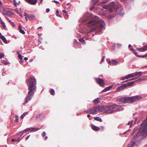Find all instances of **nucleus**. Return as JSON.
<instances>
[{"instance_id": "1", "label": "nucleus", "mask_w": 147, "mask_h": 147, "mask_svg": "<svg viewBox=\"0 0 147 147\" xmlns=\"http://www.w3.org/2000/svg\"><path fill=\"white\" fill-rule=\"evenodd\" d=\"M28 92L25 98V102L27 103L31 99L34 94V91L36 87V81L34 77H30L27 79Z\"/></svg>"}, {"instance_id": "2", "label": "nucleus", "mask_w": 147, "mask_h": 147, "mask_svg": "<svg viewBox=\"0 0 147 147\" xmlns=\"http://www.w3.org/2000/svg\"><path fill=\"white\" fill-rule=\"evenodd\" d=\"M98 18L93 19L91 20L88 22L86 26L88 27H93V28L91 30V31L96 29L98 27H100V28L103 27V25L105 24V22L102 20H100V22H99L97 20Z\"/></svg>"}, {"instance_id": "3", "label": "nucleus", "mask_w": 147, "mask_h": 147, "mask_svg": "<svg viewBox=\"0 0 147 147\" xmlns=\"http://www.w3.org/2000/svg\"><path fill=\"white\" fill-rule=\"evenodd\" d=\"M142 75V73L141 72H138L134 73L133 74H129L127 75L122 77V80H124L126 79H127L129 78L135 77L136 76H138V77H140Z\"/></svg>"}, {"instance_id": "4", "label": "nucleus", "mask_w": 147, "mask_h": 147, "mask_svg": "<svg viewBox=\"0 0 147 147\" xmlns=\"http://www.w3.org/2000/svg\"><path fill=\"white\" fill-rule=\"evenodd\" d=\"M99 107H95L88 109V111L86 112L87 113L95 114L97 113L99 111Z\"/></svg>"}, {"instance_id": "5", "label": "nucleus", "mask_w": 147, "mask_h": 147, "mask_svg": "<svg viewBox=\"0 0 147 147\" xmlns=\"http://www.w3.org/2000/svg\"><path fill=\"white\" fill-rule=\"evenodd\" d=\"M119 107V106H117L116 104H114L106 107L105 109L108 113H111L113 112V109L115 108H118Z\"/></svg>"}, {"instance_id": "6", "label": "nucleus", "mask_w": 147, "mask_h": 147, "mask_svg": "<svg viewBox=\"0 0 147 147\" xmlns=\"http://www.w3.org/2000/svg\"><path fill=\"white\" fill-rule=\"evenodd\" d=\"M121 102L123 103L132 102L131 97H126L122 98L121 100Z\"/></svg>"}, {"instance_id": "7", "label": "nucleus", "mask_w": 147, "mask_h": 147, "mask_svg": "<svg viewBox=\"0 0 147 147\" xmlns=\"http://www.w3.org/2000/svg\"><path fill=\"white\" fill-rule=\"evenodd\" d=\"M97 82L100 85L103 86H104V82L103 80L101 78L95 79Z\"/></svg>"}, {"instance_id": "8", "label": "nucleus", "mask_w": 147, "mask_h": 147, "mask_svg": "<svg viewBox=\"0 0 147 147\" xmlns=\"http://www.w3.org/2000/svg\"><path fill=\"white\" fill-rule=\"evenodd\" d=\"M132 101H135L138 100L141 98V97L140 96H136L131 97Z\"/></svg>"}, {"instance_id": "9", "label": "nucleus", "mask_w": 147, "mask_h": 147, "mask_svg": "<svg viewBox=\"0 0 147 147\" xmlns=\"http://www.w3.org/2000/svg\"><path fill=\"white\" fill-rule=\"evenodd\" d=\"M136 49L141 52H143L147 50V45H146L142 48H137Z\"/></svg>"}, {"instance_id": "10", "label": "nucleus", "mask_w": 147, "mask_h": 147, "mask_svg": "<svg viewBox=\"0 0 147 147\" xmlns=\"http://www.w3.org/2000/svg\"><path fill=\"white\" fill-rule=\"evenodd\" d=\"M142 79L140 78L138 80H137L135 81H132V82H128L127 83L128 84V86H131L133 85V84H134L135 82H136L137 81L138 82H140L142 81Z\"/></svg>"}, {"instance_id": "11", "label": "nucleus", "mask_w": 147, "mask_h": 147, "mask_svg": "<svg viewBox=\"0 0 147 147\" xmlns=\"http://www.w3.org/2000/svg\"><path fill=\"white\" fill-rule=\"evenodd\" d=\"M26 1L32 5L36 4L37 2V0H25Z\"/></svg>"}, {"instance_id": "12", "label": "nucleus", "mask_w": 147, "mask_h": 147, "mask_svg": "<svg viewBox=\"0 0 147 147\" xmlns=\"http://www.w3.org/2000/svg\"><path fill=\"white\" fill-rule=\"evenodd\" d=\"M91 128H92V129L93 130H94L95 131H99L100 129V128H99L98 127L95 126L93 125H91Z\"/></svg>"}, {"instance_id": "13", "label": "nucleus", "mask_w": 147, "mask_h": 147, "mask_svg": "<svg viewBox=\"0 0 147 147\" xmlns=\"http://www.w3.org/2000/svg\"><path fill=\"white\" fill-rule=\"evenodd\" d=\"M109 63L110 64H112L114 65H116L117 64V61L115 60H113L109 61Z\"/></svg>"}, {"instance_id": "14", "label": "nucleus", "mask_w": 147, "mask_h": 147, "mask_svg": "<svg viewBox=\"0 0 147 147\" xmlns=\"http://www.w3.org/2000/svg\"><path fill=\"white\" fill-rule=\"evenodd\" d=\"M19 32L23 34L25 33L24 31L23 30H22L21 26V25H20L19 26Z\"/></svg>"}, {"instance_id": "15", "label": "nucleus", "mask_w": 147, "mask_h": 147, "mask_svg": "<svg viewBox=\"0 0 147 147\" xmlns=\"http://www.w3.org/2000/svg\"><path fill=\"white\" fill-rule=\"evenodd\" d=\"M29 131H36L39 129V128H28Z\"/></svg>"}, {"instance_id": "16", "label": "nucleus", "mask_w": 147, "mask_h": 147, "mask_svg": "<svg viewBox=\"0 0 147 147\" xmlns=\"http://www.w3.org/2000/svg\"><path fill=\"white\" fill-rule=\"evenodd\" d=\"M30 16V15H29L28 14L26 13H25L24 16H25V18L27 21H28V18L29 19V17Z\"/></svg>"}, {"instance_id": "17", "label": "nucleus", "mask_w": 147, "mask_h": 147, "mask_svg": "<svg viewBox=\"0 0 147 147\" xmlns=\"http://www.w3.org/2000/svg\"><path fill=\"white\" fill-rule=\"evenodd\" d=\"M35 19V16L33 15H30L29 17V20H33Z\"/></svg>"}, {"instance_id": "18", "label": "nucleus", "mask_w": 147, "mask_h": 147, "mask_svg": "<svg viewBox=\"0 0 147 147\" xmlns=\"http://www.w3.org/2000/svg\"><path fill=\"white\" fill-rule=\"evenodd\" d=\"M1 39L3 41V42L5 43H7V40L4 37V36H2L1 37H0Z\"/></svg>"}, {"instance_id": "19", "label": "nucleus", "mask_w": 147, "mask_h": 147, "mask_svg": "<svg viewBox=\"0 0 147 147\" xmlns=\"http://www.w3.org/2000/svg\"><path fill=\"white\" fill-rule=\"evenodd\" d=\"M93 102H94V103L95 104H98L99 102H100V100L99 99V98H97L96 99H94L93 100Z\"/></svg>"}, {"instance_id": "20", "label": "nucleus", "mask_w": 147, "mask_h": 147, "mask_svg": "<svg viewBox=\"0 0 147 147\" xmlns=\"http://www.w3.org/2000/svg\"><path fill=\"white\" fill-rule=\"evenodd\" d=\"M94 119L97 121H98L100 122H101L102 121L101 119L99 117H94Z\"/></svg>"}, {"instance_id": "21", "label": "nucleus", "mask_w": 147, "mask_h": 147, "mask_svg": "<svg viewBox=\"0 0 147 147\" xmlns=\"http://www.w3.org/2000/svg\"><path fill=\"white\" fill-rule=\"evenodd\" d=\"M133 121H129L127 124V125H129L130 126V127H131L133 124Z\"/></svg>"}, {"instance_id": "22", "label": "nucleus", "mask_w": 147, "mask_h": 147, "mask_svg": "<svg viewBox=\"0 0 147 147\" xmlns=\"http://www.w3.org/2000/svg\"><path fill=\"white\" fill-rule=\"evenodd\" d=\"M123 89L128 86V83H126L123 84L121 86Z\"/></svg>"}, {"instance_id": "23", "label": "nucleus", "mask_w": 147, "mask_h": 147, "mask_svg": "<svg viewBox=\"0 0 147 147\" xmlns=\"http://www.w3.org/2000/svg\"><path fill=\"white\" fill-rule=\"evenodd\" d=\"M29 131V130L28 128H27L26 129H25L24 130H23L22 131L20 132V133H25V132H27V131Z\"/></svg>"}, {"instance_id": "24", "label": "nucleus", "mask_w": 147, "mask_h": 147, "mask_svg": "<svg viewBox=\"0 0 147 147\" xmlns=\"http://www.w3.org/2000/svg\"><path fill=\"white\" fill-rule=\"evenodd\" d=\"M27 114V113H24L21 116V119H23V118Z\"/></svg>"}, {"instance_id": "25", "label": "nucleus", "mask_w": 147, "mask_h": 147, "mask_svg": "<svg viewBox=\"0 0 147 147\" xmlns=\"http://www.w3.org/2000/svg\"><path fill=\"white\" fill-rule=\"evenodd\" d=\"M1 24L3 27L5 28L6 27V26L5 25V23L1 21Z\"/></svg>"}, {"instance_id": "26", "label": "nucleus", "mask_w": 147, "mask_h": 147, "mask_svg": "<svg viewBox=\"0 0 147 147\" xmlns=\"http://www.w3.org/2000/svg\"><path fill=\"white\" fill-rule=\"evenodd\" d=\"M50 92L51 95H53L55 94V91L53 89H51L50 91Z\"/></svg>"}, {"instance_id": "27", "label": "nucleus", "mask_w": 147, "mask_h": 147, "mask_svg": "<svg viewBox=\"0 0 147 147\" xmlns=\"http://www.w3.org/2000/svg\"><path fill=\"white\" fill-rule=\"evenodd\" d=\"M110 89H109V88H107V87L105 89H104L102 91V92H105L109 90Z\"/></svg>"}, {"instance_id": "28", "label": "nucleus", "mask_w": 147, "mask_h": 147, "mask_svg": "<svg viewBox=\"0 0 147 147\" xmlns=\"http://www.w3.org/2000/svg\"><path fill=\"white\" fill-rule=\"evenodd\" d=\"M133 53L136 56L140 57V55H138V53L136 52L135 51H134Z\"/></svg>"}, {"instance_id": "29", "label": "nucleus", "mask_w": 147, "mask_h": 147, "mask_svg": "<svg viewBox=\"0 0 147 147\" xmlns=\"http://www.w3.org/2000/svg\"><path fill=\"white\" fill-rule=\"evenodd\" d=\"M123 89L122 86H119V87H118L117 88V90L119 91H120L121 90H122Z\"/></svg>"}, {"instance_id": "30", "label": "nucleus", "mask_w": 147, "mask_h": 147, "mask_svg": "<svg viewBox=\"0 0 147 147\" xmlns=\"http://www.w3.org/2000/svg\"><path fill=\"white\" fill-rule=\"evenodd\" d=\"M15 119H16V122H18V119H19V117L18 115H15Z\"/></svg>"}, {"instance_id": "31", "label": "nucleus", "mask_w": 147, "mask_h": 147, "mask_svg": "<svg viewBox=\"0 0 147 147\" xmlns=\"http://www.w3.org/2000/svg\"><path fill=\"white\" fill-rule=\"evenodd\" d=\"M14 5L15 6H16L17 5H18L19 4V3H17L16 2V0H14Z\"/></svg>"}, {"instance_id": "32", "label": "nucleus", "mask_w": 147, "mask_h": 147, "mask_svg": "<svg viewBox=\"0 0 147 147\" xmlns=\"http://www.w3.org/2000/svg\"><path fill=\"white\" fill-rule=\"evenodd\" d=\"M5 56L4 54L2 53L0 54V59H1L3 57Z\"/></svg>"}, {"instance_id": "33", "label": "nucleus", "mask_w": 147, "mask_h": 147, "mask_svg": "<svg viewBox=\"0 0 147 147\" xmlns=\"http://www.w3.org/2000/svg\"><path fill=\"white\" fill-rule=\"evenodd\" d=\"M18 56L20 59L21 60H22V56L20 54L18 55Z\"/></svg>"}, {"instance_id": "34", "label": "nucleus", "mask_w": 147, "mask_h": 147, "mask_svg": "<svg viewBox=\"0 0 147 147\" xmlns=\"http://www.w3.org/2000/svg\"><path fill=\"white\" fill-rule=\"evenodd\" d=\"M2 63L5 65H6L8 64V63L4 60L2 61Z\"/></svg>"}, {"instance_id": "35", "label": "nucleus", "mask_w": 147, "mask_h": 147, "mask_svg": "<svg viewBox=\"0 0 147 147\" xmlns=\"http://www.w3.org/2000/svg\"><path fill=\"white\" fill-rule=\"evenodd\" d=\"M63 12L65 14V15L67 17H68V14L67 13V11L65 10H63Z\"/></svg>"}, {"instance_id": "36", "label": "nucleus", "mask_w": 147, "mask_h": 147, "mask_svg": "<svg viewBox=\"0 0 147 147\" xmlns=\"http://www.w3.org/2000/svg\"><path fill=\"white\" fill-rule=\"evenodd\" d=\"M56 15L57 16H59V17H61V16L60 15H59L58 14H59V11L58 10H57L56 11Z\"/></svg>"}, {"instance_id": "37", "label": "nucleus", "mask_w": 147, "mask_h": 147, "mask_svg": "<svg viewBox=\"0 0 147 147\" xmlns=\"http://www.w3.org/2000/svg\"><path fill=\"white\" fill-rule=\"evenodd\" d=\"M79 41L80 42H84V40L82 38H81L79 39Z\"/></svg>"}, {"instance_id": "38", "label": "nucleus", "mask_w": 147, "mask_h": 147, "mask_svg": "<svg viewBox=\"0 0 147 147\" xmlns=\"http://www.w3.org/2000/svg\"><path fill=\"white\" fill-rule=\"evenodd\" d=\"M5 11L6 12L5 13V14L6 15H10L9 11Z\"/></svg>"}, {"instance_id": "39", "label": "nucleus", "mask_w": 147, "mask_h": 147, "mask_svg": "<svg viewBox=\"0 0 147 147\" xmlns=\"http://www.w3.org/2000/svg\"><path fill=\"white\" fill-rule=\"evenodd\" d=\"M134 144H133V143H132V144H128L127 147H132Z\"/></svg>"}, {"instance_id": "40", "label": "nucleus", "mask_w": 147, "mask_h": 147, "mask_svg": "<svg viewBox=\"0 0 147 147\" xmlns=\"http://www.w3.org/2000/svg\"><path fill=\"white\" fill-rule=\"evenodd\" d=\"M147 57L146 55H140V57H142V58H144Z\"/></svg>"}, {"instance_id": "41", "label": "nucleus", "mask_w": 147, "mask_h": 147, "mask_svg": "<svg viewBox=\"0 0 147 147\" xmlns=\"http://www.w3.org/2000/svg\"><path fill=\"white\" fill-rule=\"evenodd\" d=\"M108 6H107V5H104L103 6V7L104 8V9H107L108 8Z\"/></svg>"}, {"instance_id": "42", "label": "nucleus", "mask_w": 147, "mask_h": 147, "mask_svg": "<svg viewBox=\"0 0 147 147\" xmlns=\"http://www.w3.org/2000/svg\"><path fill=\"white\" fill-rule=\"evenodd\" d=\"M46 135V133L45 131H43L42 134V135L43 136H45Z\"/></svg>"}, {"instance_id": "43", "label": "nucleus", "mask_w": 147, "mask_h": 147, "mask_svg": "<svg viewBox=\"0 0 147 147\" xmlns=\"http://www.w3.org/2000/svg\"><path fill=\"white\" fill-rule=\"evenodd\" d=\"M17 13L19 14L20 16H21L22 17H23L21 13H20V12H18Z\"/></svg>"}, {"instance_id": "44", "label": "nucleus", "mask_w": 147, "mask_h": 147, "mask_svg": "<svg viewBox=\"0 0 147 147\" xmlns=\"http://www.w3.org/2000/svg\"><path fill=\"white\" fill-rule=\"evenodd\" d=\"M46 10V12L47 13H48L50 11V10L49 9L47 8V9Z\"/></svg>"}, {"instance_id": "45", "label": "nucleus", "mask_w": 147, "mask_h": 147, "mask_svg": "<svg viewBox=\"0 0 147 147\" xmlns=\"http://www.w3.org/2000/svg\"><path fill=\"white\" fill-rule=\"evenodd\" d=\"M137 78H131L130 80H135Z\"/></svg>"}, {"instance_id": "46", "label": "nucleus", "mask_w": 147, "mask_h": 147, "mask_svg": "<svg viewBox=\"0 0 147 147\" xmlns=\"http://www.w3.org/2000/svg\"><path fill=\"white\" fill-rule=\"evenodd\" d=\"M40 114H38L36 115V118H40Z\"/></svg>"}, {"instance_id": "47", "label": "nucleus", "mask_w": 147, "mask_h": 147, "mask_svg": "<svg viewBox=\"0 0 147 147\" xmlns=\"http://www.w3.org/2000/svg\"><path fill=\"white\" fill-rule=\"evenodd\" d=\"M112 86L111 85V86H110L109 87H108L107 88H109V89L110 90L112 88Z\"/></svg>"}, {"instance_id": "48", "label": "nucleus", "mask_w": 147, "mask_h": 147, "mask_svg": "<svg viewBox=\"0 0 147 147\" xmlns=\"http://www.w3.org/2000/svg\"><path fill=\"white\" fill-rule=\"evenodd\" d=\"M112 86L111 85V86H110L109 87H108L107 88H109V89L110 90L112 88Z\"/></svg>"}, {"instance_id": "49", "label": "nucleus", "mask_w": 147, "mask_h": 147, "mask_svg": "<svg viewBox=\"0 0 147 147\" xmlns=\"http://www.w3.org/2000/svg\"><path fill=\"white\" fill-rule=\"evenodd\" d=\"M119 14L120 15L122 16L124 14V13H120Z\"/></svg>"}, {"instance_id": "50", "label": "nucleus", "mask_w": 147, "mask_h": 147, "mask_svg": "<svg viewBox=\"0 0 147 147\" xmlns=\"http://www.w3.org/2000/svg\"><path fill=\"white\" fill-rule=\"evenodd\" d=\"M16 139H12L11 140V141L12 142H15V141H16Z\"/></svg>"}, {"instance_id": "51", "label": "nucleus", "mask_w": 147, "mask_h": 147, "mask_svg": "<svg viewBox=\"0 0 147 147\" xmlns=\"http://www.w3.org/2000/svg\"><path fill=\"white\" fill-rule=\"evenodd\" d=\"M130 50H131V51H132L133 52H134V51H135V50H134L133 49V48H130Z\"/></svg>"}, {"instance_id": "52", "label": "nucleus", "mask_w": 147, "mask_h": 147, "mask_svg": "<svg viewBox=\"0 0 147 147\" xmlns=\"http://www.w3.org/2000/svg\"><path fill=\"white\" fill-rule=\"evenodd\" d=\"M104 61V59H103L102 58V60L101 61V62L100 63H101L103 61Z\"/></svg>"}, {"instance_id": "53", "label": "nucleus", "mask_w": 147, "mask_h": 147, "mask_svg": "<svg viewBox=\"0 0 147 147\" xmlns=\"http://www.w3.org/2000/svg\"><path fill=\"white\" fill-rule=\"evenodd\" d=\"M122 110H123V109H122V108H121V109H119L117 110L116 111H120Z\"/></svg>"}, {"instance_id": "54", "label": "nucleus", "mask_w": 147, "mask_h": 147, "mask_svg": "<svg viewBox=\"0 0 147 147\" xmlns=\"http://www.w3.org/2000/svg\"><path fill=\"white\" fill-rule=\"evenodd\" d=\"M24 60L26 61L28 59V58L27 57H25L24 58Z\"/></svg>"}, {"instance_id": "55", "label": "nucleus", "mask_w": 147, "mask_h": 147, "mask_svg": "<svg viewBox=\"0 0 147 147\" xmlns=\"http://www.w3.org/2000/svg\"><path fill=\"white\" fill-rule=\"evenodd\" d=\"M54 2L56 3H59V2L58 1H54Z\"/></svg>"}, {"instance_id": "56", "label": "nucleus", "mask_w": 147, "mask_h": 147, "mask_svg": "<svg viewBox=\"0 0 147 147\" xmlns=\"http://www.w3.org/2000/svg\"><path fill=\"white\" fill-rule=\"evenodd\" d=\"M30 135H29V136H27V137L26 138V140H28V139L29 138V137H30Z\"/></svg>"}, {"instance_id": "57", "label": "nucleus", "mask_w": 147, "mask_h": 147, "mask_svg": "<svg viewBox=\"0 0 147 147\" xmlns=\"http://www.w3.org/2000/svg\"><path fill=\"white\" fill-rule=\"evenodd\" d=\"M42 28V27L41 26H40V27H38V29H41Z\"/></svg>"}, {"instance_id": "58", "label": "nucleus", "mask_w": 147, "mask_h": 147, "mask_svg": "<svg viewBox=\"0 0 147 147\" xmlns=\"http://www.w3.org/2000/svg\"><path fill=\"white\" fill-rule=\"evenodd\" d=\"M107 2V0H106L105 1L102 2V3H106Z\"/></svg>"}, {"instance_id": "59", "label": "nucleus", "mask_w": 147, "mask_h": 147, "mask_svg": "<svg viewBox=\"0 0 147 147\" xmlns=\"http://www.w3.org/2000/svg\"><path fill=\"white\" fill-rule=\"evenodd\" d=\"M33 59H30V60H29V61L31 62H32L33 61Z\"/></svg>"}, {"instance_id": "60", "label": "nucleus", "mask_w": 147, "mask_h": 147, "mask_svg": "<svg viewBox=\"0 0 147 147\" xmlns=\"http://www.w3.org/2000/svg\"><path fill=\"white\" fill-rule=\"evenodd\" d=\"M131 47V45H130V44H129V46H128V47H129V48H130V47Z\"/></svg>"}, {"instance_id": "61", "label": "nucleus", "mask_w": 147, "mask_h": 147, "mask_svg": "<svg viewBox=\"0 0 147 147\" xmlns=\"http://www.w3.org/2000/svg\"><path fill=\"white\" fill-rule=\"evenodd\" d=\"M105 57L104 56H103L102 57V58L103 59H105Z\"/></svg>"}, {"instance_id": "62", "label": "nucleus", "mask_w": 147, "mask_h": 147, "mask_svg": "<svg viewBox=\"0 0 147 147\" xmlns=\"http://www.w3.org/2000/svg\"><path fill=\"white\" fill-rule=\"evenodd\" d=\"M47 138H48L47 137V136H46V137H45V140H47Z\"/></svg>"}, {"instance_id": "63", "label": "nucleus", "mask_w": 147, "mask_h": 147, "mask_svg": "<svg viewBox=\"0 0 147 147\" xmlns=\"http://www.w3.org/2000/svg\"><path fill=\"white\" fill-rule=\"evenodd\" d=\"M90 115H89V114H88V115H87V117H90Z\"/></svg>"}, {"instance_id": "64", "label": "nucleus", "mask_w": 147, "mask_h": 147, "mask_svg": "<svg viewBox=\"0 0 147 147\" xmlns=\"http://www.w3.org/2000/svg\"><path fill=\"white\" fill-rule=\"evenodd\" d=\"M19 141H20V140L19 139H18V140H16V141L19 142Z\"/></svg>"}]
</instances>
